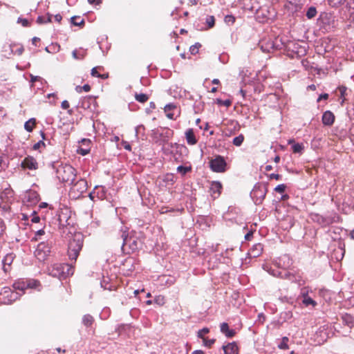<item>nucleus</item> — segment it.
Segmentation results:
<instances>
[{
  "mask_svg": "<svg viewBox=\"0 0 354 354\" xmlns=\"http://www.w3.org/2000/svg\"><path fill=\"white\" fill-rule=\"evenodd\" d=\"M14 197V192L10 186L6 187L0 193V200L2 203H10Z\"/></svg>",
  "mask_w": 354,
  "mask_h": 354,
  "instance_id": "2eb2a0df",
  "label": "nucleus"
},
{
  "mask_svg": "<svg viewBox=\"0 0 354 354\" xmlns=\"http://www.w3.org/2000/svg\"><path fill=\"white\" fill-rule=\"evenodd\" d=\"M209 332V329L207 327H205V328H202L201 330H198L197 336L198 338L203 339L205 337L204 335L205 334H207Z\"/></svg>",
  "mask_w": 354,
  "mask_h": 354,
  "instance_id": "09e8293b",
  "label": "nucleus"
},
{
  "mask_svg": "<svg viewBox=\"0 0 354 354\" xmlns=\"http://www.w3.org/2000/svg\"><path fill=\"white\" fill-rule=\"evenodd\" d=\"M135 99L140 103H145L149 100V96L145 93H136Z\"/></svg>",
  "mask_w": 354,
  "mask_h": 354,
  "instance_id": "2f4dec72",
  "label": "nucleus"
},
{
  "mask_svg": "<svg viewBox=\"0 0 354 354\" xmlns=\"http://www.w3.org/2000/svg\"><path fill=\"white\" fill-rule=\"evenodd\" d=\"M45 147L46 143L43 140H39L33 145L32 149L34 150H40L41 148H44Z\"/></svg>",
  "mask_w": 354,
  "mask_h": 354,
  "instance_id": "8fccbe9b",
  "label": "nucleus"
},
{
  "mask_svg": "<svg viewBox=\"0 0 354 354\" xmlns=\"http://www.w3.org/2000/svg\"><path fill=\"white\" fill-rule=\"evenodd\" d=\"M337 91H339V97L342 99V104L344 102L345 100V95L347 94L346 92H347V88L344 86H340L337 88Z\"/></svg>",
  "mask_w": 354,
  "mask_h": 354,
  "instance_id": "c9c22d12",
  "label": "nucleus"
},
{
  "mask_svg": "<svg viewBox=\"0 0 354 354\" xmlns=\"http://www.w3.org/2000/svg\"><path fill=\"white\" fill-rule=\"evenodd\" d=\"M263 250V245L261 243L254 244L250 250L249 254L252 257H258L262 253Z\"/></svg>",
  "mask_w": 354,
  "mask_h": 354,
  "instance_id": "4be33fe9",
  "label": "nucleus"
},
{
  "mask_svg": "<svg viewBox=\"0 0 354 354\" xmlns=\"http://www.w3.org/2000/svg\"><path fill=\"white\" fill-rule=\"evenodd\" d=\"M72 55L75 59H83L86 55V50L82 48L75 49L73 51Z\"/></svg>",
  "mask_w": 354,
  "mask_h": 354,
  "instance_id": "393cba45",
  "label": "nucleus"
},
{
  "mask_svg": "<svg viewBox=\"0 0 354 354\" xmlns=\"http://www.w3.org/2000/svg\"><path fill=\"white\" fill-rule=\"evenodd\" d=\"M177 171L182 176H185L187 173L192 171V167H184L183 165H180L177 167Z\"/></svg>",
  "mask_w": 354,
  "mask_h": 354,
  "instance_id": "f704fd0d",
  "label": "nucleus"
},
{
  "mask_svg": "<svg viewBox=\"0 0 354 354\" xmlns=\"http://www.w3.org/2000/svg\"><path fill=\"white\" fill-rule=\"evenodd\" d=\"M32 214V215L31 221L35 223H39L40 221V217L37 215L36 212L33 211Z\"/></svg>",
  "mask_w": 354,
  "mask_h": 354,
  "instance_id": "4d7b16f0",
  "label": "nucleus"
},
{
  "mask_svg": "<svg viewBox=\"0 0 354 354\" xmlns=\"http://www.w3.org/2000/svg\"><path fill=\"white\" fill-rule=\"evenodd\" d=\"M3 294L7 295L8 297H10V301H14L17 299V295L19 293L15 291H10V290L8 289L5 290Z\"/></svg>",
  "mask_w": 354,
  "mask_h": 354,
  "instance_id": "e433bc0d",
  "label": "nucleus"
},
{
  "mask_svg": "<svg viewBox=\"0 0 354 354\" xmlns=\"http://www.w3.org/2000/svg\"><path fill=\"white\" fill-rule=\"evenodd\" d=\"M342 322L349 328L354 326V317L350 314H344L342 316Z\"/></svg>",
  "mask_w": 354,
  "mask_h": 354,
  "instance_id": "bb28decb",
  "label": "nucleus"
},
{
  "mask_svg": "<svg viewBox=\"0 0 354 354\" xmlns=\"http://www.w3.org/2000/svg\"><path fill=\"white\" fill-rule=\"evenodd\" d=\"M274 269L286 270L292 265V261L288 255L280 257L274 263Z\"/></svg>",
  "mask_w": 354,
  "mask_h": 354,
  "instance_id": "9b49d317",
  "label": "nucleus"
},
{
  "mask_svg": "<svg viewBox=\"0 0 354 354\" xmlns=\"http://www.w3.org/2000/svg\"><path fill=\"white\" fill-rule=\"evenodd\" d=\"M6 47L11 51L12 54H17L18 55H21L24 50V48L22 46L17 47L16 49H15L16 47L15 45L9 44L8 46H4L3 48Z\"/></svg>",
  "mask_w": 354,
  "mask_h": 354,
  "instance_id": "cd10ccee",
  "label": "nucleus"
},
{
  "mask_svg": "<svg viewBox=\"0 0 354 354\" xmlns=\"http://www.w3.org/2000/svg\"><path fill=\"white\" fill-rule=\"evenodd\" d=\"M268 272L272 276L279 277L283 279H288L291 281L292 279L293 273L289 272L286 270H279L274 269L273 268H270L268 270Z\"/></svg>",
  "mask_w": 354,
  "mask_h": 354,
  "instance_id": "9d476101",
  "label": "nucleus"
},
{
  "mask_svg": "<svg viewBox=\"0 0 354 354\" xmlns=\"http://www.w3.org/2000/svg\"><path fill=\"white\" fill-rule=\"evenodd\" d=\"M93 102L95 100L92 96H86L82 100L80 106L84 109H91V103Z\"/></svg>",
  "mask_w": 354,
  "mask_h": 354,
  "instance_id": "b1692460",
  "label": "nucleus"
},
{
  "mask_svg": "<svg viewBox=\"0 0 354 354\" xmlns=\"http://www.w3.org/2000/svg\"><path fill=\"white\" fill-rule=\"evenodd\" d=\"M176 106L174 104L170 103L165 105L164 110L165 112H170L171 110L176 109Z\"/></svg>",
  "mask_w": 354,
  "mask_h": 354,
  "instance_id": "5fc2aeb1",
  "label": "nucleus"
},
{
  "mask_svg": "<svg viewBox=\"0 0 354 354\" xmlns=\"http://www.w3.org/2000/svg\"><path fill=\"white\" fill-rule=\"evenodd\" d=\"M120 236L123 240V243L122 245V249L125 251L126 247L128 246L130 252H133L138 249L142 248L145 240L144 234L142 232H136L135 230H132L130 234L127 233V227H122L120 230Z\"/></svg>",
  "mask_w": 354,
  "mask_h": 354,
  "instance_id": "f257e3e1",
  "label": "nucleus"
},
{
  "mask_svg": "<svg viewBox=\"0 0 354 354\" xmlns=\"http://www.w3.org/2000/svg\"><path fill=\"white\" fill-rule=\"evenodd\" d=\"M10 203H2L1 207L0 208V214L1 215H5L6 213L9 212L10 209V207L9 205Z\"/></svg>",
  "mask_w": 354,
  "mask_h": 354,
  "instance_id": "a19ab883",
  "label": "nucleus"
},
{
  "mask_svg": "<svg viewBox=\"0 0 354 354\" xmlns=\"http://www.w3.org/2000/svg\"><path fill=\"white\" fill-rule=\"evenodd\" d=\"M97 67H94L92 68L91 74L93 77H99L100 76V74L97 72Z\"/></svg>",
  "mask_w": 354,
  "mask_h": 354,
  "instance_id": "bf43d9fd",
  "label": "nucleus"
},
{
  "mask_svg": "<svg viewBox=\"0 0 354 354\" xmlns=\"http://www.w3.org/2000/svg\"><path fill=\"white\" fill-rule=\"evenodd\" d=\"M61 107L63 109H68L69 108V102L67 100H64L62 102Z\"/></svg>",
  "mask_w": 354,
  "mask_h": 354,
  "instance_id": "680f3d73",
  "label": "nucleus"
},
{
  "mask_svg": "<svg viewBox=\"0 0 354 354\" xmlns=\"http://www.w3.org/2000/svg\"><path fill=\"white\" fill-rule=\"evenodd\" d=\"M201 47V44L200 43H196L194 45H192L189 48L191 54L196 55V53H198V49Z\"/></svg>",
  "mask_w": 354,
  "mask_h": 354,
  "instance_id": "c03bdc74",
  "label": "nucleus"
},
{
  "mask_svg": "<svg viewBox=\"0 0 354 354\" xmlns=\"http://www.w3.org/2000/svg\"><path fill=\"white\" fill-rule=\"evenodd\" d=\"M269 177L270 179L279 180L281 178V175L278 174H271Z\"/></svg>",
  "mask_w": 354,
  "mask_h": 354,
  "instance_id": "e2e57ef3",
  "label": "nucleus"
},
{
  "mask_svg": "<svg viewBox=\"0 0 354 354\" xmlns=\"http://www.w3.org/2000/svg\"><path fill=\"white\" fill-rule=\"evenodd\" d=\"M286 186L284 184L278 185L275 188L274 191L278 193H283L285 192Z\"/></svg>",
  "mask_w": 354,
  "mask_h": 354,
  "instance_id": "864d4df0",
  "label": "nucleus"
},
{
  "mask_svg": "<svg viewBox=\"0 0 354 354\" xmlns=\"http://www.w3.org/2000/svg\"><path fill=\"white\" fill-rule=\"evenodd\" d=\"M84 236L80 232H75L69 240L68 255L71 260L76 261L83 247Z\"/></svg>",
  "mask_w": 354,
  "mask_h": 354,
  "instance_id": "7ed1b4c3",
  "label": "nucleus"
},
{
  "mask_svg": "<svg viewBox=\"0 0 354 354\" xmlns=\"http://www.w3.org/2000/svg\"><path fill=\"white\" fill-rule=\"evenodd\" d=\"M261 48L262 51L269 53L270 49L274 48V45L272 42H268L266 44V46L261 45Z\"/></svg>",
  "mask_w": 354,
  "mask_h": 354,
  "instance_id": "49530a36",
  "label": "nucleus"
},
{
  "mask_svg": "<svg viewBox=\"0 0 354 354\" xmlns=\"http://www.w3.org/2000/svg\"><path fill=\"white\" fill-rule=\"evenodd\" d=\"M244 140V136L243 134H240L239 136L235 137L233 139L232 143L234 145L239 147L242 145Z\"/></svg>",
  "mask_w": 354,
  "mask_h": 354,
  "instance_id": "58836bf2",
  "label": "nucleus"
},
{
  "mask_svg": "<svg viewBox=\"0 0 354 354\" xmlns=\"http://www.w3.org/2000/svg\"><path fill=\"white\" fill-rule=\"evenodd\" d=\"M317 9L314 6L310 7L306 12V17L308 19L314 18L317 15Z\"/></svg>",
  "mask_w": 354,
  "mask_h": 354,
  "instance_id": "72a5a7b5",
  "label": "nucleus"
},
{
  "mask_svg": "<svg viewBox=\"0 0 354 354\" xmlns=\"http://www.w3.org/2000/svg\"><path fill=\"white\" fill-rule=\"evenodd\" d=\"M185 138L187 142L189 145H196L198 142L197 139L195 137L194 130L192 129H188L185 132Z\"/></svg>",
  "mask_w": 354,
  "mask_h": 354,
  "instance_id": "5701e85b",
  "label": "nucleus"
},
{
  "mask_svg": "<svg viewBox=\"0 0 354 354\" xmlns=\"http://www.w3.org/2000/svg\"><path fill=\"white\" fill-rule=\"evenodd\" d=\"M45 234V232L43 229L37 230L35 231V237L34 238L35 240H38L39 236L44 235Z\"/></svg>",
  "mask_w": 354,
  "mask_h": 354,
  "instance_id": "13d9d810",
  "label": "nucleus"
},
{
  "mask_svg": "<svg viewBox=\"0 0 354 354\" xmlns=\"http://www.w3.org/2000/svg\"><path fill=\"white\" fill-rule=\"evenodd\" d=\"M209 167L214 172L223 173L226 171L227 162L223 156L217 155L210 160Z\"/></svg>",
  "mask_w": 354,
  "mask_h": 354,
  "instance_id": "423d86ee",
  "label": "nucleus"
},
{
  "mask_svg": "<svg viewBox=\"0 0 354 354\" xmlns=\"http://www.w3.org/2000/svg\"><path fill=\"white\" fill-rule=\"evenodd\" d=\"M308 287H304L301 289L300 296L303 298L302 303L306 306H308L310 305L315 306L317 305V302L308 296Z\"/></svg>",
  "mask_w": 354,
  "mask_h": 354,
  "instance_id": "ddd939ff",
  "label": "nucleus"
},
{
  "mask_svg": "<svg viewBox=\"0 0 354 354\" xmlns=\"http://www.w3.org/2000/svg\"><path fill=\"white\" fill-rule=\"evenodd\" d=\"M12 260H13V257H12V254H8L7 256L5 257V258L3 259V268H4V270L6 271V266L8 265V266H10L12 262Z\"/></svg>",
  "mask_w": 354,
  "mask_h": 354,
  "instance_id": "ea45409f",
  "label": "nucleus"
},
{
  "mask_svg": "<svg viewBox=\"0 0 354 354\" xmlns=\"http://www.w3.org/2000/svg\"><path fill=\"white\" fill-rule=\"evenodd\" d=\"M56 176L60 182L73 184L76 176L75 169L67 164H57L53 166Z\"/></svg>",
  "mask_w": 354,
  "mask_h": 354,
  "instance_id": "f03ea898",
  "label": "nucleus"
},
{
  "mask_svg": "<svg viewBox=\"0 0 354 354\" xmlns=\"http://www.w3.org/2000/svg\"><path fill=\"white\" fill-rule=\"evenodd\" d=\"M202 339H203L204 346L209 347V348H210L214 344V342L216 341L215 339H207L205 337L203 338Z\"/></svg>",
  "mask_w": 354,
  "mask_h": 354,
  "instance_id": "3c124183",
  "label": "nucleus"
},
{
  "mask_svg": "<svg viewBox=\"0 0 354 354\" xmlns=\"http://www.w3.org/2000/svg\"><path fill=\"white\" fill-rule=\"evenodd\" d=\"M304 149V146L301 143H294L292 146V150L295 153H301Z\"/></svg>",
  "mask_w": 354,
  "mask_h": 354,
  "instance_id": "473e14b6",
  "label": "nucleus"
},
{
  "mask_svg": "<svg viewBox=\"0 0 354 354\" xmlns=\"http://www.w3.org/2000/svg\"><path fill=\"white\" fill-rule=\"evenodd\" d=\"M310 218L313 222L317 223L322 226L328 225L333 222L330 218L325 217L317 213H312L310 214Z\"/></svg>",
  "mask_w": 354,
  "mask_h": 354,
  "instance_id": "4468645a",
  "label": "nucleus"
},
{
  "mask_svg": "<svg viewBox=\"0 0 354 354\" xmlns=\"http://www.w3.org/2000/svg\"><path fill=\"white\" fill-rule=\"evenodd\" d=\"M267 187L263 185H256L250 193V196L256 205L261 204L266 197Z\"/></svg>",
  "mask_w": 354,
  "mask_h": 354,
  "instance_id": "39448f33",
  "label": "nucleus"
},
{
  "mask_svg": "<svg viewBox=\"0 0 354 354\" xmlns=\"http://www.w3.org/2000/svg\"><path fill=\"white\" fill-rule=\"evenodd\" d=\"M39 200V194L34 190L30 189L24 194L23 202L27 206H32L36 205Z\"/></svg>",
  "mask_w": 354,
  "mask_h": 354,
  "instance_id": "6e6552de",
  "label": "nucleus"
},
{
  "mask_svg": "<svg viewBox=\"0 0 354 354\" xmlns=\"http://www.w3.org/2000/svg\"><path fill=\"white\" fill-rule=\"evenodd\" d=\"M49 274L54 277H65L66 275L73 274V268L68 265L55 264L52 266L51 269L49 268Z\"/></svg>",
  "mask_w": 354,
  "mask_h": 354,
  "instance_id": "20e7f679",
  "label": "nucleus"
},
{
  "mask_svg": "<svg viewBox=\"0 0 354 354\" xmlns=\"http://www.w3.org/2000/svg\"><path fill=\"white\" fill-rule=\"evenodd\" d=\"M322 120L324 125L332 126L335 122V115L330 111H326L323 113Z\"/></svg>",
  "mask_w": 354,
  "mask_h": 354,
  "instance_id": "a211bd4d",
  "label": "nucleus"
},
{
  "mask_svg": "<svg viewBox=\"0 0 354 354\" xmlns=\"http://www.w3.org/2000/svg\"><path fill=\"white\" fill-rule=\"evenodd\" d=\"M224 21L227 25H232L235 22V17L232 15H227L225 17Z\"/></svg>",
  "mask_w": 354,
  "mask_h": 354,
  "instance_id": "37998d69",
  "label": "nucleus"
},
{
  "mask_svg": "<svg viewBox=\"0 0 354 354\" xmlns=\"http://www.w3.org/2000/svg\"><path fill=\"white\" fill-rule=\"evenodd\" d=\"M82 89L85 92H88L91 91V86L88 85V84H84L83 86H82Z\"/></svg>",
  "mask_w": 354,
  "mask_h": 354,
  "instance_id": "338daca9",
  "label": "nucleus"
},
{
  "mask_svg": "<svg viewBox=\"0 0 354 354\" xmlns=\"http://www.w3.org/2000/svg\"><path fill=\"white\" fill-rule=\"evenodd\" d=\"M306 1V0H287L286 8L288 11L294 14L301 10Z\"/></svg>",
  "mask_w": 354,
  "mask_h": 354,
  "instance_id": "1a4fd4ad",
  "label": "nucleus"
},
{
  "mask_svg": "<svg viewBox=\"0 0 354 354\" xmlns=\"http://www.w3.org/2000/svg\"><path fill=\"white\" fill-rule=\"evenodd\" d=\"M73 186L71 189V192H77L79 195L84 193L87 189V182L84 179H80L75 183L72 184Z\"/></svg>",
  "mask_w": 354,
  "mask_h": 354,
  "instance_id": "dca6fc26",
  "label": "nucleus"
},
{
  "mask_svg": "<svg viewBox=\"0 0 354 354\" xmlns=\"http://www.w3.org/2000/svg\"><path fill=\"white\" fill-rule=\"evenodd\" d=\"M216 102L217 104L223 105L226 107H229L232 104V102L230 100H222L221 99L218 98Z\"/></svg>",
  "mask_w": 354,
  "mask_h": 354,
  "instance_id": "de8ad7c7",
  "label": "nucleus"
},
{
  "mask_svg": "<svg viewBox=\"0 0 354 354\" xmlns=\"http://www.w3.org/2000/svg\"><path fill=\"white\" fill-rule=\"evenodd\" d=\"M222 348L225 354H239V347L235 342L223 345Z\"/></svg>",
  "mask_w": 354,
  "mask_h": 354,
  "instance_id": "6ab92c4d",
  "label": "nucleus"
},
{
  "mask_svg": "<svg viewBox=\"0 0 354 354\" xmlns=\"http://www.w3.org/2000/svg\"><path fill=\"white\" fill-rule=\"evenodd\" d=\"M222 184L219 181H212L210 184L209 192L212 198H216L221 194Z\"/></svg>",
  "mask_w": 354,
  "mask_h": 354,
  "instance_id": "f3484780",
  "label": "nucleus"
},
{
  "mask_svg": "<svg viewBox=\"0 0 354 354\" xmlns=\"http://www.w3.org/2000/svg\"><path fill=\"white\" fill-rule=\"evenodd\" d=\"M345 1L346 0H328V3L333 7H335L340 4H342L344 3Z\"/></svg>",
  "mask_w": 354,
  "mask_h": 354,
  "instance_id": "603ef678",
  "label": "nucleus"
},
{
  "mask_svg": "<svg viewBox=\"0 0 354 354\" xmlns=\"http://www.w3.org/2000/svg\"><path fill=\"white\" fill-rule=\"evenodd\" d=\"M288 341H289L288 337H283L281 339V343L278 345V348H280V349H283V350L288 349V348H289L288 345Z\"/></svg>",
  "mask_w": 354,
  "mask_h": 354,
  "instance_id": "4c0bfd02",
  "label": "nucleus"
},
{
  "mask_svg": "<svg viewBox=\"0 0 354 354\" xmlns=\"http://www.w3.org/2000/svg\"><path fill=\"white\" fill-rule=\"evenodd\" d=\"M191 354H205L202 350L194 351Z\"/></svg>",
  "mask_w": 354,
  "mask_h": 354,
  "instance_id": "774afa93",
  "label": "nucleus"
},
{
  "mask_svg": "<svg viewBox=\"0 0 354 354\" xmlns=\"http://www.w3.org/2000/svg\"><path fill=\"white\" fill-rule=\"evenodd\" d=\"M17 22H18V23H21V24H22V26H23L24 27H28V26H29V25H30V23H29V21H28V19H22V18H21V17H19V18H18Z\"/></svg>",
  "mask_w": 354,
  "mask_h": 354,
  "instance_id": "6e6d98bb",
  "label": "nucleus"
},
{
  "mask_svg": "<svg viewBox=\"0 0 354 354\" xmlns=\"http://www.w3.org/2000/svg\"><path fill=\"white\" fill-rule=\"evenodd\" d=\"M95 196L100 199H104L106 197V192L104 187H95V190L89 194L91 200H94Z\"/></svg>",
  "mask_w": 354,
  "mask_h": 354,
  "instance_id": "aec40b11",
  "label": "nucleus"
},
{
  "mask_svg": "<svg viewBox=\"0 0 354 354\" xmlns=\"http://www.w3.org/2000/svg\"><path fill=\"white\" fill-rule=\"evenodd\" d=\"M71 23L75 26H81L84 24V21L80 17L75 16L71 17Z\"/></svg>",
  "mask_w": 354,
  "mask_h": 354,
  "instance_id": "79ce46f5",
  "label": "nucleus"
},
{
  "mask_svg": "<svg viewBox=\"0 0 354 354\" xmlns=\"http://www.w3.org/2000/svg\"><path fill=\"white\" fill-rule=\"evenodd\" d=\"M328 98V93H323L321 94L319 97L317 98V102H319L322 100H327Z\"/></svg>",
  "mask_w": 354,
  "mask_h": 354,
  "instance_id": "052dcab7",
  "label": "nucleus"
},
{
  "mask_svg": "<svg viewBox=\"0 0 354 354\" xmlns=\"http://www.w3.org/2000/svg\"><path fill=\"white\" fill-rule=\"evenodd\" d=\"M35 119L31 118L24 124V128L28 132H32L35 124Z\"/></svg>",
  "mask_w": 354,
  "mask_h": 354,
  "instance_id": "7c9ffc66",
  "label": "nucleus"
},
{
  "mask_svg": "<svg viewBox=\"0 0 354 354\" xmlns=\"http://www.w3.org/2000/svg\"><path fill=\"white\" fill-rule=\"evenodd\" d=\"M291 282L296 283L299 286H301L305 283L302 277L299 273H293L292 279H291Z\"/></svg>",
  "mask_w": 354,
  "mask_h": 354,
  "instance_id": "c756f323",
  "label": "nucleus"
},
{
  "mask_svg": "<svg viewBox=\"0 0 354 354\" xmlns=\"http://www.w3.org/2000/svg\"><path fill=\"white\" fill-rule=\"evenodd\" d=\"M30 77H31L30 82H32V83L35 82L36 81H39V80H40L41 79L39 76H34L32 75H30Z\"/></svg>",
  "mask_w": 354,
  "mask_h": 354,
  "instance_id": "0e129e2a",
  "label": "nucleus"
},
{
  "mask_svg": "<svg viewBox=\"0 0 354 354\" xmlns=\"http://www.w3.org/2000/svg\"><path fill=\"white\" fill-rule=\"evenodd\" d=\"M221 332L227 337H233L236 332L234 329H230L227 323L223 322L220 325Z\"/></svg>",
  "mask_w": 354,
  "mask_h": 354,
  "instance_id": "412c9836",
  "label": "nucleus"
},
{
  "mask_svg": "<svg viewBox=\"0 0 354 354\" xmlns=\"http://www.w3.org/2000/svg\"><path fill=\"white\" fill-rule=\"evenodd\" d=\"M94 323V318L90 314L84 315L82 317V324L87 328L91 327Z\"/></svg>",
  "mask_w": 354,
  "mask_h": 354,
  "instance_id": "c85d7f7f",
  "label": "nucleus"
},
{
  "mask_svg": "<svg viewBox=\"0 0 354 354\" xmlns=\"http://www.w3.org/2000/svg\"><path fill=\"white\" fill-rule=\"evenodd\" d=\"M30 286V283H26L24 281H16L13 284V288L16 290H20L22 293H24L25 290Z\"/></svg>",
  "mask_w": 354,
  "mask_h": 354,
  "instance_id": "a878e982",
  "label": "nucleus"
},
{
  "mask_svg": "<svg viewBox=\"0 0 354 354\" xmlns=\"http://www.w3.org/2000/svg\"><path fill=\"white\" fill-rule=\"evenodd\" d=\"M37 22L39 24H44L46 23V20L44 17L39 16L37 19Z\"/></svg>",
  "mask_w": 354,
  "mask_h": 354,
  "instance_id": "69168bd1",
  "label": "nucleus"
},
{
  "mask_svg": "<svg viewBox=\"0 0 354 354\" xmlns=\"http://www.w3.org/2000/svg\"><path fill=\"white\" fill-rule=\"evenodd\" d=\"M21 166L24 169L35 170L38 169V162L35 158L28 156L23 160L21 163Z\"/></svg>",
  "mask_w": 354,
  "mask_h": 354,
  "instance_id": "f8f14e48",
  "label": "nucleus"
},
{
  "mask_svg": "<svg viewBox=\"0 0 354 354\" xmlns=\"http://www.w3.org/2000/svg\"><path fill=\"white\" fill-rule=\"evenodd\" d=\"M206 23L209 28H212L214 26L215 19L214 16H208L206 19Z\"/></svg>",
  "mask_w": 354,
  "mask_h": 354,
  "instance_id": "a18cd8bd",
  "label": "nucleus"
},
{
  "mask_svg": "<svg viewBox=\"0 0 354 354\" xmlns=\"http://www.w3.org/2000/svg\"><path fill=\"white\" fill-rule=\"evenodd\" d=\"M50 253V245L49 243L46 242H41L38 244L35 251V256L39 261H43L46 259Z\"/></svg>",
  "mask_w": 354,
  "mask_h": 354,
  "instance_id": "0eeeda50",
  "label": "nucleus"
}]
</instances>
